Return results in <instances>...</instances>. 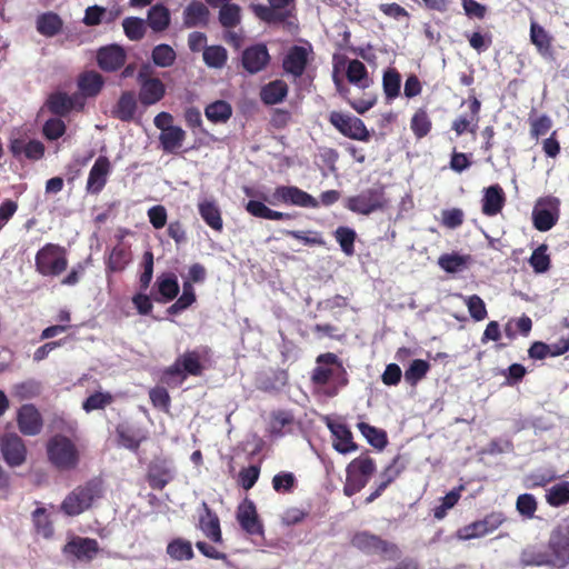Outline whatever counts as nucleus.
I'll list each match as a JSON object with an SVG mask.
<instances>
[{
  "label": "nucleus",
  "mask_w": 569,
  "mask_h": 569,
  "mask_svg": "<svg viewBox=\"0 0 569 569\" xmlns=\"http://www.w3.org/2000/svg\"><path fill=\"white\" fill-rule=\"evenodd\" d=\"M118 443L131 451L139 449L140 443L146 440V437L140 430L129 425H118L116 428Z\"/></svg>",
  "instance_id": "2f4dec72"
},
{
  "label": "nucleus",
  "mask_w": 569,
  "mask_h": 569,
  "mask_svg": "<svg viewBox=\"0 0 569 569\" xmlns=\"http://www.w3.org/2000/svg\"><path fill=\"white\" fill-rule=\"evenodd\" d=\"M209 14V9L202 2L192 1L183 11V24L187 28L207 24Z\"/></svg>",
  "instance_id": "72a5a7b5"
},
{
  "label": "nucleus",
  "mask_w": 569,
  "mask_h": 569,
  "mask_svg": "<svg viewBox=\"0 0 569 569\" xmlns=\"http://www.w3.org/2000/svg\"><path fill=\"white\" fill-rule=\"evenodd\" d=\"M17 422L20 431L27 436L39 435L43 427L42 416L32 403L21 406L18 411Z\"/></svg>",
  "instance_id": "412c9836"
},
{
  "label": "nucleus",
  "mask_w": 569,
  "mask_h": 569,
  "mask_svg": "<svg viewBox=\"0 0 569 569\" xmlns=\"http://www.w3.org/2000/svg\"><path fill=\"white\" fill-rule=\"evenodd\" d=\"M502 522L503 518L501 513H491L482 520L475 521L460 528L457 531V538L459 540L481 538L493 532Z\"/></svg>",
  "instance_id": "ddd939ff"
},
{
  "label": "nucleus",
  "mask_w": 569,
  "mask_h": 569,
  "mask_svg": "<svg viewBox=\"0 0 569 569\" xmlns=\"http://www.w3.org/2000/svg\"><path fill=\"white\" fill-rule=\"evenodd\" d=\"M124 34L131 41H139L146 34V23L143 19L137 17H128L122 22Z\"/></svg>",
  "instance_id": "bf43d9fd"
},
{
  "label": "nucleus",
  "mask_w": 569,
  "mask_h": 569,
  "mask_svg": "<svg viewBox=\"0 0 569 569\" xmlns=\"http://www.w3.org/2000/svg\"><path fill=\"white\" fill-rule=\"evenodd\" d=\"M186 131L179 126L160 132L159 136V142L166 153L177 152L182 147Z\"/></svg>",
  "instance_id": "c9c22d12"
},
{
  "label": "nucleus",
  "mask_w": 569,
  "mask_h": 569,
  "mask_svg": "<svg viewBox=\"0 0 569 569\" xmlns=\"http://www.w3.org/2000/svg\"><path fill=\"white\" fill-rule=\"evenodd\" d=\"M47 453L50 462H77L79 460L76 443L62 435H56L49 439Z\"/></svg>",
  "instance_id": "f8f14e48"
},
{
  "label": "nucleus",
  "mask_w": 569,
  "mask_h": 569,
  "mask_svg": "<svg viewBox=\"0 0 569 569\" xmlns=\"http://www.w3.org/2000/svg\"><path fill=\"white\" fill-rule=\"evenodd\" d=\"M522 566L551 567L548 548L528 547L520 556Z\"/></svg>",
  "instance_id": "4c0bfd02"
},
{
  "label": "nucleus",
  "mask_w": 569,
  "mask_h": 569,
  "mask_svg": "<svg viewBox=\"0 0 569 569\" xmlns=\"http://www.w3.org/2000/svg\"><path fill=\"white\" fill-rule=\"evenodd\" d=\"M139 103L137 93L133 90H124L111 108L110 114L122 122H131L134 120Z\"/></svg>",
  "instance_id": "aec40b11"
},
{
  "label": "nucleus",
  "mask_w": 569,
  "mask_h": 569,
  "mask_svg": "<svg viewBox=\"0 0 569 569\" xmlns=\"http://www.w3.org/2000/svg\"><path fill=\"white\" fill-rule=\"evenodd\" d=\"M469 256H461L459 253H445L439 257V267L448 273H457L467 268Z\"/></svg>",
  "instance_id": "a18cd8bd"
},
{
  "label": "nucleus",
  "mask_w": 569,
  "mask_h": 569,
  "mask_svg": "<svg viewBox=\"0 0 569 569\" xmlns=\"http://www.w3.org/2000/svg\"><path fill=\"white\" fill-rule=\"evenodd\" d=\"M139 91L137 97L143 108L154 106L166 96V86L157 77H152V69L148 64H143L137 74Z\"/></svg>",
  "instance_id": "39448f33"
},
{
  "label": "nucleus",
  "mask_w": 569,
  "mask_h": 569,
  "mask_svg": "<svg viewBox=\"0 0 569 569\" xmlns=\"http://www.w3.org/2000/svg\"><path fill=\"white\" fill-rule=\"evenodd\" d=\"M113 402V397L110 392H100L97 391L90 395L82 403V409L86 412H91L93 410L104 409L107 406Z\"/></svg>",
  "instance_id": "680f3d73"
},
{
  "label": "nucleus",
  "mask_w": 569,
  "mask_h": 569,
  "mask_svg": "<svg viewBox=\"0 0 569 569\" xmlns=\"http://www.w3.org/2000/svg\"><path fill=\"white\" fill-rule=\"evenodd\" d=\"M202 58L208 67L220 69L227 63L228 52L222 46H209L204 47Z\"/></svg>",
  "instance_id": "8fccbe9b"
},
{
  "label": "nucleus",
  "mask_w": 569,
  "mask_h": 569,
  "mask_svg": "<svg viewBox=\"0 0 569 569\" xmlns=\"http://www.w3.org/2000/svg\"><path fill=\"white\" fill-rule=\"evenodd\" d=\"M204 114L213 123H223L231 118L232 108L229 102L217 100L206 107Z\"/></svg>",
  "instance_id": "c03bdc74"
},
{
  "label": "nucleus",
  "mask_w": 569,
  "mask_h": 569,
  "mask_svg": "<svg viewBox=\"0 0 569 569\" xmlns=\"http://www.w3.org/2000/svg\"><path fill=\"white\" fill-rule=\"evenodd\" d=\"M359 431L361 432V435L368 440V442L381 450L386 447L388 440H387V433L386 431L381 430V429H378L373 426H370L369 423L367 422H359L357 425Z\"/></svg>",
  "instance_id": "de8ad7c7"
},
{
  "label": "nucleus",
  "mask_w": 569,
  "mask_h": 569,
  "mask_svg": "<svg viewBox=\"0 0 569 569\" xmlns=\"http://www.w3.org/2000/svg\"><path fill=\"white\" fill-rule=\"evenodd\" d=\"M401 88V76L396 68H388L382 74V89L387 100L399 97Z\"/></svg>",
  "instance_id": "37998d69"
},
{
  "label": "nucleus",
  "mask_w": 569,
  "mask_h": 569,
  "mask_svg": "<svg viewBox=\"0 0 569 569\" xmlns=\"http://www.w3.org/2000/svg\"><path fill=\"white\" fill-rule=\"evenodd\" d=\"M308 62V49L301 46H292L283 58L282 68L286 73L300 78L305 73Z\"/></svg>",
  "instance_id": "4be33fe9"
},
{
  "label": "nucleus",
  "mask_w": 569,
  "mask_h": 569,
  "mask_svg": "<svg viewBox=\"0 0 569 569\" xmlns=\"http://www.w3.org/2000/svg\"><path fill=\"white\" fill-rule=\"evenodd\" d=\"M158 292L161 298H156L157 302H167L173 300L179 293V283L174 276L158 278Z\"/></svg>",
  "instance_id": "3c124183"
},
{
  "label": "nucleus",
  "mask_w": 569,
  "mask_h": 569,
  "mask_svg": "<svg viewBox=\"0 0 569 569\" xmlns=\"http://www.w3.org/2000/svg\"><path fill=\"white\" fill-rule=\"evenodd\" d=\"M269 6L256 4L253 6L254 14L267 23H282L288 17L289 12L286 8L293 2V0H268Z\"/></svg>",
  "instance_id": "6ab92c4d"
},
{
  "label": "nucleus",
  "mask_w": 569,
  "mask_h": 569,
  "mask_svg": "<svg viewBox=\"0 0 569 569\" xmlns=\"http://www.w3.org/2000/svg\"><path fill=\"white\" fill-rule=\"evenodd\" d=\"M204 515L200 516L199 525L203 533L213 542H221V529L219 519L213 515L206 503H203Z\"/></svg>",
  "instance_id": "ea45409f"
},
{
  "label": "nucleus",
  "mask_w": 569,
  "mask_h": 569,
  "mask_svg": "<svg viewBox=\"0 0 569 569\" xmlns=\"http://www.w3.org/2000/svg\"><path fill=\"white\" fill-rule=\"evenodd\" d=\"M389 207L383 186L368 188L357 196L349 197L346 208L355 213L369 216L376 211H383Z\"/></svg>",
  "instance_id": "20e7f679"
},
{
  "label": "nucleus",
  "mask_w": 569,
  "mask_h": 569,
  "mask_svg": "<svg viewBox=\"0 0 569 569\" xmlns=\"http://www.w3.org/2000/svg\"><path fill=\"white\" fill-rule=\"evenodd\" d=\"M46 107L52 114L66 117L74 108V98L66 92H53L48 97Z\"/></svg>",
  "instance_id": "7c9ffc66"
},
{
  "label": "nucleus",
  "mask_w": 569,
  "mask_h": 569,
  "mask_svg": "<svg viewBox=\"0 0 569 569\" xmlns=\"http://www.w3.org/2000/svg\"><path fill=\"white\" fill-rule=\"evenodd\" d=\"M284 233L303 242L306 246H325L326 243L321 233L313 230H286Z\"/></svg>",
  "instance_id": "69168bd1"
},
{
  "label": "nucleus",
  "mask_w": 569,
  "mask_h": 569,
  "mask_svg": "<svg viewBox=\"0 0 569 569\" xmlns=\"http://www.w3.org/2000/svg\"><path fill=\"white\" fill-rule=\"evenodd\" d=\"M346 76L350 83L360 89H366L371 83L366 66L358 59L349 61Z\"/></svg>",
  "instance_id": "58836bf2"
},
{
  "label": "nucleus",
  "mask_w": 569,
  "mask_h": 569,
  "mask_svg": "<svg viewBox=\"0 0 569 569\" xmlns=\"http://www.w3.org/2000/svg\"><path fill=\"white\" fill-rule=\"evenodd\" d=\"M176 52L169 44H158L153 48L151 58L156 66L167 68L173 64Z\"/></svg>",
  "instance_id": "13d9d810"
},
{
  "label": "nucleus",
  "mask_w": 569,
  "mask_h": 569,
  "mask_svg": "<svg viewBox=\"0 0 569 569\" xmlns=\"http://www.w3.org/2000/svg\"><path fill=\"white\" fill-rule=\"evenodd\" d=\"M210 357L211 349L207 346L186 350L163 370L162 381L168 386H180L188 376L200 377L206 369L204 363L210 360Z\"/></svg>",
  "instance_id": "f257e3e1"
},
{
  "label": "nucleus",
  "mask_w": 569,
  "mask_h": 569,
  "mask_svg": "<svg viewBox=\"0 0 569 569\" xmlns=\"http://www.w3.org/2000/svg\"><path fill=\"white\" fill-rule=\"evenodd\" d=\"M270 54L264 43H257L246 48L241 54L242 68L250 74H256L267 68Z\"/></svg>",
  "instance_id": "4468645a"
},
{
  "label": "nucleus",
  "mask_w": 569,
  "mask_h": 569,
  "mask_svg": "<svg viewBox=\"0 0 569 569\" xmlns=\"http://www.w3.org/2000/svg\"><path fill=\"white\" fill-rule=\"evenodd\" d=\"M1 452L6 462H24L27 449L18 435L8 433L1 440Z\"/></svg>",
  "instance_id": "bb28decb"
},
{
  "label": "nucleus",
  "mask_w": 569,
  "mask_h": 569,
  "mask_svg": "<svg viewBox=\"0 0 569 569\" xmlns=\"http://www.w3.org/2000/svg\"><path fill=\"white\" fill-rule=\"evenodd\" d=\"M471 92H472V94H470L467 100L469 111H470V121L461 120L458 117L457 119L453 120V122L451 124V129L456 132L457 136H461L466 131L475 133L478 128V123L480 120L479 113H480V109H481V102L476 97L475 90H471Z\"/></svg>",
  "instance_id": "393cba45"
},
{
  "label": "nucleus",
  "mask_w": 569,
  "mask_h": 569,
  "mask_svg": "<svg viewBox=\"0 0 569 569\" xmlns=\"http://www.w3.org/2000/svg\"><path fill=\"white\" fill-rule=\"evenodd\" d=\"M552 36L537 21L530 22V41L545 59H553Z\"/></svg>",
  "instance_id": "a878e982"
},
{
  "label": "nucleus",
  "mask_w": 569,
  "mask_h": 569,
  "mask_svg": "<svg viewBox=\"0 0 569 569\" xmlns=\"http://www.w3.org/2000/svg\"><path fill=\"white\" fill-rule=\"evenodd\" d=\"M481 203L485 216L495 217L500 213L506 203V194L501 186L496 183L485 188Z\"/></svg>",
  "instance_id": "b1692460"
},
{
  "label": "nucleus",
  "mask_w": 569,
  "mask_h": 569,
  "mask_svg": "<svg viewBox=\"0 0 569 569\" xmlns=\"http://www.w3.org/2000/svg\"><path fill=\"white\" fill-rule=\"evenodd\" d=\"M547 250V244H540L529 258V263L536 273H545L550 269L551 261Z\"/></svg>",
  "instance_id": "4d7b16f0"
},
{
  "label": "nucleus",
  "mask_w": 569,
  "mask_h": 569,
  "mask_svg": "<svg viewBox=\"0 0 569 569\" xmlns=\"http://www.w3.org/2000/svg\"><path fill=\"white\" fill-rule=\"evenodd\" d=\"M295 426V416L289 410H274L270 413L268 432L278 438L290 433Z\"/></svg>",
  "instance_id": "cd10ccee"
},
{
  "label": "nucleus",
  "mask_w": 569,
  "mask_h": 569,
  "mask_svg": "<svg viewBox=\"0 0 569 569\" xmlns=\"http://www.w3.org/2000/svg\"><path fill=\"white\" fill-rule=\"evenodd\" d=\"M128 229H119L116 234L117 244L110 250L106 258V273L122 272L132 261L131 246L124 242V237L130 234Z\"/></svg>",
  "instance_id": "1a4fd4ad"
},
{
  "label": "nucleus",
  "mask_w": 569,
  "mask_h": 569,
  "mask_svg": "<svg viewBox=\"0 0 569 569\" xmlns=\"http://www.w3.org/2000/svg\"><path fill=\"white\" fill-rule=\"evenodd\" d=\"M430 370V363L422 359H415L405 371V380L410 386H416Z\"/></svg>",
  "instance_id": "603ef678"
},
{
  "label": "nucleus",
  "mask_w": 569,
  "mask_h": 569,
  "mask_svg": "<svg viewBox=\"0 0 569 569\" xmlns=\"http://www.w3.org/2000/svg\"><path fill=\"white\" fill-rule=\"evenodd\" d=\"M351 543L355 548L368 555H382L389 559L398 555V549L393 543L387 542L366 531L356 533L352 537Z\"/></svg>",
  "instance_id": "9d476101"
},
{
  "label": "nucleus",
  "mask_w": 569,
  "mask_h": 569,
  "mask_svg": "<svg viewBox=\"0 0 569 569\" xmlns=\"http://www.w3.org/2000/svg\"><path fill=\"white\" fill-rule=\"evenodd\" d=\"M551 567L565 568L569 565V528L558 527L552 530L548 541Z\"/></svg>",
  "instance_id": "9b49d317"
},
{
  "label": "nucleus",
  "mask_w": 569,
  "mask_h": 569,
  "mask_svg": "<svg viewBox=\"0 0 569 569\" xmlns=\"http://www.w3.org/2000/svg\"><path fill=\"white\" fill-rule=\"evenodd\" d=\"M36 271L43 277H58L68 268V256L64 247L46 243L34 257Z\"/></svg>",
  "instance_id": "f03ea898"
},
{
  "label": "nucleus",
  "mask_w": 569,
  "mask_h": 569,
  "mask_svg": "<svg viewBox=\"0 0 569 569\" xmlns=\"http://www.w3.org/2000/svg\"><path fill=\"white\" fill-rule=\"evenodd\" d=\"M432 128V122L425 109H418L411 120L410 129L417 139H422L429 134Z\"/></svg>",
  "instance_id": "49530a36"
},
{
  "label": "nucleus",
  "mask_w": 569,
  "mask_h": 569,
  "mask_svg": "<svg viewBox=\"0 0 569 569\" xmlns=\"http://www.w3.org/2000/svg\"><path fill=\"white\" fill-rule=\"evenodd\" d=\"M199 214L203 221L214 231L220 232L223 228L221 211L217 203L211 200H203L198 204Z\"/></svg>",
  "instance_id": "f704fd0d"
},
{
  "label": "nucleus",
  "mask_w": 569,
  "mask_h": 569,
  "mask_svg": "<svg viewBox=\"0 0 569 569\" xmlns=\"http://www.w3.org/2000/svg\"><path fill=\"white\" fill-rule=\"evenodd\" d=\"M77 86L84 98H94L101 92L104 79L99 72L87 70L78 76Z\"/></svg>",
  "instance_id": "c756f323"
},
{
  "label": "nucleus",
  "mask_w": 569,
  "mask_h": 569,
  "mask_svg": "<svg viewBox=\"0 0 569 569\" xmlns=\"http://www.w3.org/2000/svg\"><path fill=\"white\" fill-rule=\"evenodd\" d=\"M110 173V160L106 156H99L89 171L86 186L87 193L99 194L106 187Z\"/></svg>",
  "instance_id": "dca6fc26"
},
{
  "label": "nucleus",
  "mask_w": 569,
  "mask_h": 569,
  "mask_svg": "<svg viewBox=\"0 0 569 569\" xmlns=\"http://www.w3.org/2000/svg\"><path fill=\"white\" fill-rule=\"evenodd\" d=\"M101 495L102 482L99 479H93L70 492L61 503V509L68 516H78L89 509Z\"/></svg>",
  "instance_id": "7ed1b4c3"
},
{
  "label": "nucleus",
  "mask_w": 569,
  "mask_h": 569,
  "mask_svg": "<svg viewBox=\"0 0 569 569\" xmlns=\"http://www.w3.org/2000/svg\"><path fill=\"white\" fill-rule=\"evenodd\" d=\"M461 488L462 487L451 490L441 499V503L433 509V516L436 519H443L448 510H450L458 502Z\"/></svg>",
  "instance_id": "338daca9"
},
{
  "label": "nucleus",
  "mask_w": 569,
  "mask_h": 569,
  "mask_svg": "<svg viewBox=\"0 0 569 569\" xmlns=\"http://www.w3.org/2000/svg\"><path fill=\"white\" fill-rule=\"evenodd\" d=\"M67 130V126L61 117L48 119L42 127V134L49 141H54L61 138Z\"/></svg>",
  "instance_id": "e2e57ef3"
},
{
  "label": "nucleus",
  "mask_w": 569,
  "mask_h": 569,
  "mask_svg": "<svg viewBox=\"0 0 569 569\" xmlns=\"http://www.w3.org/2000/svg\"><path fill=\"white\" fill-rule=\"evenodd\" d=\"M272 206L284 203L302 208H318L319 201L308 192L296 186H279L274 189L271 198H263Z\"/></svg>",
  "instance_id": "6e6552de"
},
{
  "label": "nucleus",
  "mask_w": 569,
  "mask_h": 569,
  "mask_svg": "<svg viewBox=\"0 0 569 569\" xmlns=\"http://www.w3.org/2000/svg\"><path fill=\"white\" fill-rule=\"evenodd\" d=\"M335 238L345 254L352 256L355 253L357 233L353 229L342 226L338 227L335 231Z\"/></svg>",
  "instance_id": "5fc2aeb1"
},
{
  "label": "nucleus",
  "mask_w": 569,
  "mask_h": 569,
  "mask_svg": "<svg viewBox=\"0 0 569 569\" xmlns=\"http://www.w3.org/2000/svg\"><path fill=\"white\" fill-rule=\"evenodd\" d=\"M172 478L171 471L164 465H151L148 480L152 488L162 489Z\"/></svg>",
  "instance_id": "6e6d98bb"
},
{
  "label": "nucleus",
  "mask_w": 569,
  "mask_h": 569,
  "mask_svg": "<svg viewBox=\"0 0 569 569\" xmlns=\"http://www.w3.org/2000/svg\"><path fill=\"white\" fill-rule=\"evenodd\" d=\"M63 26L62 19L54 12H46L37 19V30L40 34L46 37H53L58 34Z\"/></svg>",
  "instance_id": "a19ab883"
},
{
  "label": "nucleus",
  "mask_w": 569,
  "mask_h": 569,
  "mask_svg": "<svg viewBox=\"0 0 569 569\" xmlns=\"http://www.w3.org/2000/svg\"><path fill=\"white\" fill-rule=\"evenodd\" d=\"M328 120L335 129L349 139L358 141H369L370 139L369 130L358 117L340 111H331Z\"/></svg>",
  "instance_id": "0eeeda50"
},
{
  "label": "nucleus",
  "mask_w": 569,
  "mask_h": 569,
  "mask_svg": "<svg viewBox=\"0 0 569 569\" xmlns=\"http://www.w3.org/2000/svg\"><path fill=\"white\" fill-rule=\"evenodd\" d=\"M466 305L471 318L476 321H481L487 318L488 312L483 300L478 295H472L467 298Z\"/></svg>",
  "instance_id": "774afa93"
},
{
  "label": "nucleus",
  "mask_w": 569,
  "mask_h": 569,
  "mask_svg": "<svg viewBox=\"0 0 569 569\" xmlns=\"http://www.w3.org/2000/svg\"><path fill=\"white\" fill-rule=\"evenodd\" d=\"M147 21L154 32H161L170 24V12L163 4L152 6L148 11Z\"/></svg>",
  "instance_id": "79ce46f5"
},
{
  "label": "nucleus",
  "mask_w": 569,
  "mask_h": 569,
  "mask_svg": "<svg viewBox=\"0 0 569 569\" xmlns=\"http://www.w3.org/2000/svg\"><path fill=\"white\" fill-rule=\"evenodd\" d=\"M336 440L333 447L339 452L346 453L357 449L352 439V433L343 423L329 425Z\"/></svg>",
  "instance_id": "e433bc0d"
},
{
  "label": "nucleus",
  "mask_w": 569,
  "mask_h": 569,
  "mask_svg": "<svg viewBox=\"0 0 569 569\" xmlns=\"http://www.w3.org/2000/svg\"><path fill=\"white\" fill-rule=\"evenodd\" d=\"M241 21V8L236 3H224L220 6L219 22L223 28L231 29Z\"/></svg>",
  "instance_id": "09e8293b"
},
{
  "label": "nucleus",
  "mask_w": 569,
  "mask_h": 569,
  "mask_svg": "<svg viewBox=\"0 0 569 569\" xmlns=\"http://www.w3.org/2000/svg\"><path fill=\"white\" fill-rule=\"evenodd\" d=\"M237 519L241 528L249 535H262V525L258 519L253 502H242L238 508Z\"/></svg>",
  "instance_id": "c85d7f7f"
},
{
  "label": "nucleus",
  "mask_w": 569,
  "mask_h": 569,
  "mask_svg": "<svg viewBox=\"0 0 569 569\" xmlns=\"http://www.w3.org/2000/svg\"><path fill=\"white\" fill-rule=\"evenodd\" d=\"M288 94V84L283 80H273L261 88L260 99L267 106L281 102Z\"/></svg>",
  "instance_id": "473e14b6"
},
{
  "label": "nucleus",
  "mask_w": 569,
  "mask_h": 569,
  "mask_svg": "<svg viewBox=\"0 0 569 569\" xmlns=\"http://www.w3.org/2000/svg\"><path fill=\"white\" fill-rule=\"evenodd\" d=\"M63 552L80 561L89 562L99 552V545L96 539L76 536L66 543Z\"/></svg>",
  "instance_id": "f3484780"
},
{
  "label": "nucleus",
  "mask_w": 569,
  "mask_h": 569,
  "mask_svg": "<svg viewBox=\"0 0 569 569\" xmlns=\"http://www.w3.org/2000/svg\"><path fill=\"white\" fill-rule=\"evenodd\" d=\"M317 367L311 375V381L318 386H325L337 376L341 387L348 383L347 372L338 356L332 352L321 353L317 357Z\"/></svg>",
  "instance_id": "423d86ee"
},
{
  "label": "nucleus",
  "mask_w": 569,
  "mask_h": 569,
  "mask_svg": "<svg viewBox=\"0 0 569 569\" xmlns=\"http://www.w3.org/2000/svg\"><path fill=\"white\" fill-rule=\"evenodd\" d=\"M558 200L541 199L532 211V221L537 230L546 232L550 230L558 221Z\"/></svg>",
  "instance_id": "2eb2a0df"
},
{
  "label": "nucleus",
  "mask_w": 569,
  "mask_h": 569,
  "mask_svg": "<svg viewBox=\"0 0 569 569\" xmlns=\"http://www.w3.org/2000/svg\"><path fill=\"white\" fill-rule=\"evenodd\" d=\"M375 465H348L345 493L352 496L369 480Z\"/></svg>",
  "instance_id": "5701e85b"
},
{
  "label": "nucleus",
  "mask_w": 569,
  "mask_h": 569,
  "mask_svg": "<svg viewBox=\"0 0 569 569\" xmlns=\"http://www.w3.org/2000/svg\"><path fill=\"white\" fill-rule=\"evenodd\" d=\"M547 502L552 507H559L569 502V481L559 482L547 490Z\"/></svg>",
  "instance_id": "864d4df0"
},
{
  "label": "nucleus",
  "mask_w": 569,
  "mask_h": 569,
  "mask_svg": "<svg viewBox=\"0 0 569 569\" xmlns=\"http://www.w3.org/2000/svg\"><path fill=\"white\" fill-rule=\"evenodd\" d=\"M168 555L174 560H189L193 557L191 543L183 539H174L167 547Z\"/></svg>",
  "instance_id": "052dcab7"
},
{
  "label": "nucleus",
  "mask_w": 569,
  "mask_h": 569,
  "mask_svg": "<svg viewBox=\"0 0 569 569\" xmlns=\"http://www.w3.org/2000/svg\"><path fill=\"white\" fill-rule=\"evenodd\" d=\"M32 517L37 532L44 538H50L53 533V528L46 509L37 508L32 512Z\"/></svg>",
  "instance_id": "0e129e2a"
},
{
  "label": "nucleus",
  "mask_w": 569,
  "mask_h": 569,
  "mask_svg": "<svg viewBox=\"0 0 569 569\" xmlns=\"http://www.w3.org/2000/svg\"><path fill=\"white\" fill-rule=\"evenodd\" d=\"M127 53L124 49L118 44H109L101 47L97 51V63L99 68L106 72H113L124 66Z\"/></svg>",
  "instance_id": "a211bd4d"
}]
</instances>
